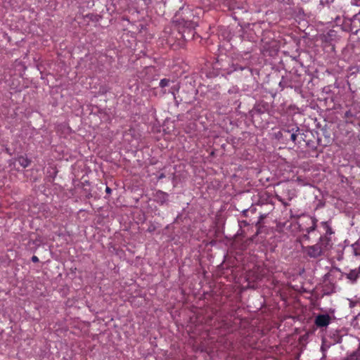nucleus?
Segmentation results:
<instances>
[{
  "mask_svg": "<svg viewBox=\"0 0 360 360\" xmlns=\"http://www.w3.org/2000/svg\"><path fill=\"white\" fill-rule=\"evenodd\" d=\"M333 246L330 237L321 236L317 243L313 245L302 247L303 252L312 259H318L325 256Z\"/></svg>",
  "mask_w": 360,
  "mask_h": 360,
  "instance_id": "f257e3e1",
  "label": "nucleus"
},
{
  "mask_svg": "<svg viewBox=\"0 0 360 360\" xmlns=\"http://www.w3.org/2000/svg\"><path fill=\"white\" fill-rule=\"evenodd\" d=\"M192 17L193 13L190 9H181L175 16L179 29L185 28L188 31L193 30L196 27V23L191 19Z\"/></svg>",
  "mask_w": 360,
  "mask_h": 360,
  "instance_id": "f03ea898",
  "label": "nucleus"
},
{
  "mask_svg": "<svg viewBox=\"0 0 360 360\" xmlns=\"http://www.w3.org/2000/svg\"><path fill=\"white\" fill-rule=\"evenodd\" d=\"M331 321V318L328 314H319L316 316L314 323L318 328H323L328 326Z\"/></svg>",
  "mask_w": 360,
  "mask_h": 360,
  "instance_id": "7ed1b4c3",
  "label": "nucleus"
},
{
  "mask_svg": "<svg viewBox=\"0 0 360 360\" xmlns=\"http://www.w3.org/2000/svg\"><path fill=\"white\" fill-rule=\"evenodd\" d=\"M264 274L261 273L259 268L257 267L252 271H248L246 276L248 281L250 283L261 280Z\"/></svg>",
  "mask_w": 360,
  "mask_h": 360,
  "instance_id": "20e7f679",
  "label": "nucleus"
},
{
  "mask_svg": "<svg viewBox=\"0 0 360 360\" xmlns=\"http://www.w3.org/2000/svg\"><path fill=\"white\" fill-rule=\"evenodd\" d=\"M342 276L349 280L350 283L354 284L356 282L357 279L360 277V269H352L349 273H342Z\"/></svg>",
  "mask_w": 360,
  "mask_h": 360,
  "instance_id": "39448f33",
  "label": "nucleus"
},
{
  "mask_svg": "<svg viewBox=\"0 0 360 360\" xmlns=\"http://www.w3.org/2000/svg\"><path fill=\"white\" fill-rule=\"evenodd\" d=\"M351 28L352 30L355 29V32L360 30V11L352 18Z\"/></svg>",
  "mask_w": 360,
  "mask_h": 360,
  "instance_id": "423d86ee",
  "label": "nucleus"
},
{
  "mask_svg": "<svg viewBox=\"0 0 360 360\" xmlns=\"http://www.w3.org/2000/svg\"><path fill=\"white\" fill-rule=\"evenodd\" d=\"M155 197L158 201L160 202L161 203H164L167 200L168 195L162 191H158L155 193Z\"/></svg>",
  "mask_w": 360,
  "mask_h": 360,
  "instance_id": "0eeeda50",
  "label": "nucleus"
},
{
  "mask_svg": "<svg viewBox=\"0 0 360 360\" xmlns=\"http://www.w3.org/2000/svg\"><path fill=\"white\" fill-rule=\"evenodd\" d=\"M18 162L24 168L28 167L31 162V161L29 159L23 156L19 157L18 159Z\"/></svg>",
  "mask_w": 360,
  "mask_h": 360,
  "instance_id": "6e6552de",
  "label": "nucleus"
},
{
  "mask_svg": "<svg viewBox=\"0 0 360 360\" xmlns=\"http://www.w3.org/2000/svg\"><path fill=\"white\" fill-rule=\"evenodd\" d=\"M311 226L308 228H307L306 231L307 233H309L310 232L314 231L316 228V223L317 220L315 218H311Z\"/></svg>",
  "mask_w": 360,
  "mask_h": 360,
  "instance_id": "1a4fd4ad",
  "label": "nucleus"
},
{
  "mask_svg": "<svg viewBox=\"0 0 360 360\" xmlns=\"http://www.w3.org/2000/svg\"><path fill=\"white\" fill-rule=\"evenodd\" d=\"M299 131V128L298 127H296V130L295 131H294V128H292L291 130H287V131H285V132H288V133H291L290 134V140L292 141V142H295V141L297 140V131Z\"/></svg>",
  "mask_w": 360,
  "mask_h": 360,
  "instance_id": "9d476101",
  "label": "nucleus"
},
{
  "mask_svg": "<svg viewBox=\"0 0 360 360\" xmlns=\"http://www.w3.org/2000/svg\"><path fill=\"white\" fill-rule=\"evenodd\" d=\"M322 224L326 229V235L324 236L329 237L328 236H330L333 233L332 228L328 225V222H326V221L322 222Z\"/></svg>",
  "mask_w": 360,
  "mask_h": 360,
  "instance_id": "9b49d317",
  "label": "nucleus"
},
{
  "mask_svg": "<svg viewBox=\"0 0 360 360\" xmlns=\"http://www.w3.org/2000/svg\"><path fill=\"white\" fill-rule=\"evenodd\" d=\"M170 83V80L168 79H162L160 82V86L164 88L165 86H168Z\"/></svg>",
  "mask_w": 360,
  "mask_h": 360,
  "instance_id": "f8f14e48",
  "label": "nucleus"
},
{
  "mask_svg": "<svg viewBox=\"0 0 360 360\" xmlns=\"http://www.w3.org/2000/svg\"><path fill=\"white\" fill-rule=\"evenodd\" d=\"M353 116H354V115L352 112L351 110L346 111L345 113V117H346V118L352 117Z\"/></svg>",
  "mask_w": 360,
  "mask_h": 360,
  "instance_id": "ddd939ff",
  "label": "nucleus"
},
{
  "mask_svg": "<svg viewBox=\"0 0 360 360\" xmlns=\"http://www.w3.org/2000/svg\"><path fill=\"white\" fill-rule=\"evenodd\" d=\"M351 4L360 7V0H351Z\"/></svg>",
  "mask_w": 360,
  "mask_h": 360,
  "instance_id": "4468645a",
  "label": "nucleus"
},
{
  "mask_svg": "<svg viewBox=\"0 0 360 360\" xmlns=\"http://www.w3.org/2000/svg\"><path fill=\"white\" fill-rule=\"evenodd\" d=\"M32 261L33 262H39V258L37 256L34 255L32 257Z\"/></svg>",
  "mask_w": 360,
  "mask_h": 360,
  "instance_id": "2eb2a0df",
  "label": "nucleus"
},
{
  "mask_svg": "<svg viewBox=\"0 0 360 360\" xmlns=\"http://www.w3.org/2000/svg\"><path fill=\"white\" fill-rule=\"evenodd\" d=\"M111 191H112L111 188L107 186L106 188H105V192L107 193H110Z\"/></svg>",
  "mask_w": 360,
  "mask_h": 360,
  "instance_id": "dca6fc26",
  "label": "nucleus"
},
{
  "mask_svg": "<svg viewBox=\"0 0 360 360\" xmlns=\"http://www.w3.org/2000/svg\"><path fill=\"white\" fill-rule=\"evenodd\" d=\"M165 174H161L159 176L158 179H163V178H165Z\"/></svg>",
  "mask_w": 360,
  "mask_h": 360,
  "instance_id": "f3484780",
  "label": "nucleus"
},
{
  "mask_svg": "<svg viewBox=\"0 0 360 360\" xmlns=\"http://www.w3.org/2000/svg\"><path fill=\"white\" fill-rule=\"evenodd\" d=\"M302 238H303V239H306V240H308L309 238L307 234H304Z\"/></svg>",
  "mask_w": 360,
  "mask_h": 360,
  "instance_id": "a211bd4d",
  "label": "nucleus"
},
{
  "mask_svg": "<svg viewBox=\"0 0 360 360\" xmlns=\"http://www.w3.org/2000/svg\"><path fill=\"white\" fill-rule=\"evenodd\" d=\"M354 252L356 255H360V252H358L356 249H354Z\"/></svg>",
  "mask_w": 360,
  "mask_h": 360,
  "instance_id": "6ab92c4d",
  "label": "nucleus"
},
{
  "mask_svg": "<svg viewBox=\"0 0 360 360\" xmlns=\"http://www.w3.org/2000/svg\"><path fill=\"white\" fill-rule=\"evenodd\" d=\"M352 306H354V304H352V302H350V307H352Z\"/></svg>",
  "mask_w": 360,
  "mask_h": 360,
  "instance_id": "aec40b11",
  "label": "nucleus"
},
{
  "mask_svg": "<svg viewBox=\"0 0 360 360\" xmlns=\"http://www.w3.org/2000/svg\"><path fill=\"white\" fill-rule=\"evenodd\" d=\"M352 306H354V304H352V302H350V307H352Z\"/></svg>",
  "mask_w": 360,
  "mask_h": 360,
  "instance_id": "412c9836",
  "label": "nucleus"
}]
</instances>
